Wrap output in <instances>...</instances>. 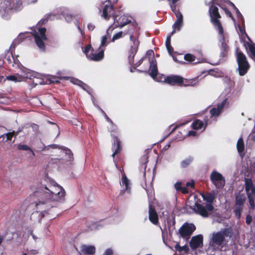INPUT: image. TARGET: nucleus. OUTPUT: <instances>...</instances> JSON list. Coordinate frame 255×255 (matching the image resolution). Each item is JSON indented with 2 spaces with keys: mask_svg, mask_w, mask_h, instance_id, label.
<instances>
[{
  "mask_svg": "<svg viewBox=\"0 0 255 255\" xmlns=\"http://www.w3.org/2000/svg\"><path fill=\"white\" fill-rule=\"evenodd\" d=\"M108 38L106 35L103 36L100 47L106 46V43L107 42Z\"/></svg>",
  "mask_w": 255,
  "mask_h": 255,
  "instance_id": "de8ad7c7",
  "label": "nucleus"
},
{
  "mask_svg": "<svg viewBox=\"0 0 255 255\" xmlns=\"http://www.w3.org/2000/svg\"><path fill=\"white\" fill-rule=\"evenodd\" d=\"M194 210L197 214L203 217H208L209 216L208 212L209 211L207 209L206 207H204L199 203H196L195 204Z\"/></svg>",
  "mask_w": 255,
  "mask_h": 255,
  "instance_id": "a211bd4d",
  "label": "nucleus"
},
{
  "mask_svg": "<svg viewBox=\"0 0 255 255\" xmlns=\"http://www.w3.org/2000/svg\"><path fill=\"white\" fill-rule=\"evenodd\" d=\"M165 83L171 86H178L180 87H186L193 85V81L192 80H188L183 78L182 76L177 75H171L167 76L164 79Z\"/></svg>",
  "mask_w": 255,
  "mask_h": 255,
  "instance_id": "20e7f679",
  "label": "nucleus"
},
{
  "mask_svg": "<svg viewBox=\"0 0 255 255\" xmlns=\"http://www.w3.org/2000/svg\"><path fill=\"white\" fill-rule=\"evenodd\" d=\"M193 160V158L192 156H189L188 158L183 160L181 163L180 165L182 168H186L188 165H189Z\"/></svg>",
  "mask_w": 255,
  "mask_h": 255,
  "instance_id": "c85d7f7f",
  "label": "nucleus"
},
{
  "mask_svg": "<svg viewBox=\"0 0 255 255\" xmlns=\"http://www.w3.org/2000/svg\"><path fill=\"white\" fill-rule=\"evenodd\" d=\"M201 195L203 200L207 202L206 204L207 209L209 211H212L214 210V207L212 205V203L215 198L214 194L211 193H202Z\"/></svg>",
  "mask_w": 255,
  "mask_h": 255,
  "instance_id": "f8f14e48",
  "label": "nucleus"
},
{
  "mask_svg": "<svg viewBox=\"0 0 255 255\" xmlns=\"http://www.w3.org/2000/svg\"><path fill=\"white\" fill-rule=\"evenodd\" d=\"M7 79L9 80L13 81H17V78L16 76L14 75H10L8 77H7Z\"/></svg>",
  "mask_w": 255,
  "mask_h": 255,
  "instance_id": "13d9d810",
  "label": "nucleus"
},
{
  "mask_svg": "<svg viewBox=\"0 0 255 255\" xmlns=\"http://www.w3.org/2000/svg\"><path fill=\"white\" fill-rule=\"evenodd\" d=\"M15 131L5 133L4 135L6 136L5 141H10L11 140L12 137L14 136Z\"/></svg>",
  "mask_w": 255,
  "mask_h": 255,
  "instance_id": "58836bf2",
  "label": "nucleus"
},
{
  "mask_svg": "<svg viewBox=\"0 0 255 255\" xmlns=\"http://www.w3.org/2000/svg\"><path fill=\"white\" fill-rule=\"evenodd\" d=\"M227 102V99H225L220 104L218 105L217 108L219 110L220 113H221L222 110L223 109L224 106L226 104Z\"/></svg>",
  "mask_w": 255,
  "mask_h": 255,
  "instance_id": "79ce46f5",
  "label": "nucleus"
},
{
  "mask_svg": "<svg viewBox=\"0 0 255 255\" xmlns=\"http://www.w3.org/2000/svg\"><path fill=\"white\" fill-rule=\"evenodd\" d=\"M116 14H115L114 5L111 3H108L107 2L105 1L103 9L102 16L104 19L108 20L111 17H113L114 18V16Z\"/></svg>",
  "mask_w": 255,
  "mask_h": 255,
  "instance_id": "1a4fd4ad",
  "label": "nucleus"
},
{
  "mask_svg": "<svg viewBox=\"0 0 255 255\" xmlns=\"http://www.w3.org/2000/svg\"><path fill=\"white\" fill-rule=\"evenodd\" d=\"M180 191H181L182 193L184 194H187L189 192V190H188V188H187V187H182V188Z\"/></svg>",
  "mask_w": 255,
  "mask_h": 255,
  "instance_id": "052dcab7",
  "label": "nucleus"
},
{
  "mask_svg": "<svg viewBox=\"0 0 255 255\" xmlns=\"http://www.w3.org/2000/svg\"><path fill=\"white\" fill-rule=\"evenodd\" d=\"M252 221V217L250 215H248L246 216V222L247 225H249L251 224V222Z\"/></svg>",
  "mask_w": 255,
  "mask_h": 255,
  "instance_id": "864d4df0",
  "label": "nucleus"
},
{
  "mask_svg": "<svg viewBox=\"0 0 255 255\" xmlns=\"http://www.w3.org/2000/svg\"><path fill=\"white\" fill-rule=\"evenodd\" d=\"M184 59L188 62H193L195 60V56L190 53H187L184 56Z\"/></svg>",
  "mask_w": 255,
  "mask_h": 255,
  "instance_id": "c9c22d12",
  "label": "nucleus"
},
{
  "mask_svg": "<svg viewBox=\"0 0 255 255\" xmlns=\"http://www.w3.org/2000/svg\"><path fill=\"white\" fill-rule=\"evenodd\" d=\"M246 192L247 195L248 194H250L251 196L254 197V196H255V187H253V188L250 189V191H248V192Z\"/></svg>",
  "mask_w": 255,
  "mask_h": 255,
  "instance_id": "603ef678",
  "label": "nucleus"
},
{
  "mask_svg": "<svg viewBox=\"0 0 255 255\" xmlns=\"http://www.w3.org/2000/svg\"><path fill=\"white\" fill-rule=\"evenodd\" d=\"M225 241V239L222 234L218 232L214 233L212 235L210 245L212 247H216V246H221Z\"/></svg>",
  "mask_w": 255,
  "mask_h": 255,
  "instance_id": "9b49d317",
  "label": "nucleus"
},
{
  "mask_svg": "<svg viewBox=\"0 0 255 255\" xmlns=\"http://www.w3.org/2000/svg\"><path fill=\"white\" fill-rule=\"evenodd\" d=\"M65 194V191L62 186L55 181L51 180L46 185H42L38 190L30 195V199L34 201L39 209L38 206L41 204L64 200Z\"/></svg>",
  "mask_w": 255,
  "mask_h": 255,
  "instance_id": "f257e3e1",
  "label": "nucleus"
},
{
  "mask_svg": "<svg viewBox=\"0 0 255 255\" xmlns=\"http://www.w3.org/2000/svg\"><path fill=\"white\" fill-rule=\"evenodd\" d=\"M246 45H247L251 54V57L255 60V44L254 43L247 42Z\"/></svg>",
  "mask_w": 255,
  "mask_h": 255,
  "instance_id": "cd10ccee",
  "label": "nucleus"
},
{
  "mask_svg": "<svg viewBox=\"0 0 255 255\" xmlns=\"http://www.w3.org/2000/svg\"><path fill=\"white\" fill-rule=\"evenodd\" d=\"M246 197L243 193H239L235 197V204L244 206Z\"/></svg>",
  "mask_w": 255,
  "mask_h": 255,
  "instance_id": "b1692460",
  "label": "nucleus"
},
{
  "mask_svg": "<svg viewBox=\"0 0 255 255\" xmlns=\"http://www.w3.org/2000/svg\"><path fill=\"white\" fill-rule=\"evenodd\" d=\"M176 17L177 19L172 26L173 31L171 32V35L175 33L176 30L179 31L183 24V15H180L179 17Z\"/></svg>",
  "mask_w": 255,
  "mask_h": 255,
  "instance_id": "aec40b11",
  "label": "nucleus"
},
{
  "mask_svg": "<svg viewBox=\"0 0 255 255\" xmlns=\"http://www.w3.org/2000/svg\"><path fill=\"white\" fill-rule=\"evenodd\" d=\"M211 117L218 116L220 114V112L217 108H213L210 111Z\"/></svg>",
  "mask_w": 255,
  "mask_h": 255,
  "instance_id": "4c0bfd02",
  "label": "nucleus"
},
{
  "mask_svg": "<svg viewBox=\"0 0 255 255\" xmlns=\"http://www.w3.org/2000/svg\"><path fill=\"white\" fill-rule=\"evenodd\" d=\"M147 158H148L147 156L146 155H143L141 158V160H142L143 162L141 163L140 167H141V168H142L144 169V171H143L144 178L145 177V175H146L145 169L146 168V163L148 161Z\"/></svg>",
  "mask_w": 255,
  "mask_h": 255,
  "instance_id": "473e14b6",
  "label": "nucleus"
},
{
  "mask_svg": "<svg viewBox=\"0 0 255 255\" xmlns=\"http://www.w3.org/2000/svg\"><path fill=\"white\" fill-rule=\"evenodd\" d=\"M149 220L153 224L158 223V217L155 208L151 204H149Z\"/></svg>",
  "mask_w": 255,
  "mask_h": 255,
  "instance_id": "dca6fc26",
  "label": "nucleus"
},
{
  "mask_svg": "<svg viewBox=\"0 0 255 255\" xmlns=\"http://www.w3.org/2000/svg\"><path fill=\"white\" fill-rule=\"evenodd\" d=\"M104 113L107 122H109L110 124H113V122L112 121V120L109 118V117L106 115V114L105 112H104Z\"/></svg>",
  "mask_w": 255,
  "mask_h": 255,
  "instance_id": "774afa93",
  "label": "nucleus"
},
{
  "mask_svg": "<svg viewBox=\"0 0 255 255\" xmlns=\"http://www.w3.org/2000/svg\"><path fill=\"white\" fill-rule=\"evenodd\" d=\"M221 7L224 10L225 13L228 15L230 17H231L233 20H235V18L233 16V15H232V13L231 12V11L228 9V8L226 7H222L221 6Z\"/></svg>",
  "mask_w": 255,
  "mask_h": 255,
  "instance_id": "ea45409f",
  "label": "nucleus"
},
{
  "mask_svg": "<svg viewBox=\"0 0 255 255\" xmlns=\"http://www.w3.org/2000/svg\"><path fill=\"white\" fill-rule=\"evenodd\" d=\"M123 32L122 31H120L116 34H115L113 38H112V41H114L115 40L118 39L120 38H121L123 36Z\"/></svg>",
  "mask_w": 255,
  "mask_h": 255,
  "instance_id": "c03bdc74",
  "label": "nucleus"
},
{
  "mask_svg": "<svg viewBox=\"0 0 255 255\" xmlns=\"http://www.w3.org/2000/svg\"><path fill=\"white\" fill-rule=\"evenodd\" d=\"M171 34H170V35H169V36H168L166 38V41H165V45H167V44H171Z\"/></svg>",
  "mask_w": 255,
  "mask_h": 255,
  "instance_id": "0e129e2a",
  "label": "nucleus"
},
{
  "mask_svg": "<svg viewBox=\"0 0 255 255\" xmlns=\"http://www.w3.org/2000/svg\"><path fill=\"white\" fill-rule=\"evenodd\" d=\"M17 148L19 150L25 151L31 150V148L29 146L25 144H18L17 146Z\"/></svg>",
  "mask_w": 255,
  "mask_h": 255,
  "instance_id": "a19ab883",
  "label": "nucleus"
},
{
  "mask_svg": "<svg viewBox=\"0 0 255 255\" xmlns=\"http://www.w3.org/2000/svg\"><path fill=\"white\" fill-rule=\"evenodd\" d=\"M167 76H165L164 75L161 74L160 75H159L158 76H157L155 80H156L158 82H164L165 83L164 79L165 78H166Z\"/></svg>",
  "mask_w": 255,
  "mask_h": 255,
  "instance_id": "49530a36",
  "label": "nucleus"
},
{
  "mask_svg": "<svg viewBox=\"0 0 255 255\" xmlns=\"http://www.w3.org/2000/svg\"><path fill=\"white\" fill-rule=\"evenodd\" d=\"M174 187L177 191H180L182 187L181 186V183L180 182H176L174 184Z\"/></svg>",
  "mask_w": 255,
  "mask_h": 255,
  "instance_id": "3c124183",
  "label": "nucleus"
},
{
  "mask_svg": "<svg viewBox=\"0 0 255 255\" xmlns=\"http://www.w3.org/2000/svg\"><path fill=\"white\" fill-rule=\"evenodd\" d=\"M149 61L150 63L149 69V75L153 79H155L158 75L156 60L154 57H153L151 59L150 58H149Z\"/></svg>",
  "mask_w": 255,
  "mask_h": 255,
  "instance_id": "4468645a",
  "label": "nucleus"
},
{
  "mask_svg": "<svg viewBox=\"0 0 255 255\" xmlns=\"http://www.w3.org/2000/svg\"><path fill=\"white\" fill-rule=\"evenodd\" d=\"M103 255H113V252L112 249H108L106 250Z\"/></svg>",
  "mask_w": 255,
  "mask_h": 255,
  "instance_id": "6e6d98bb",
  "label": "nucleus"
},
{
  "mask_svg": "<svg viewBox=\"0 0 255 255\" xmlns=\"http://www.w3.org/2000/svg\"><path fill=\"white\" fill-rule=\"evenodd\" d=\"M166 45V49L168 52V53L171 54L173 52V48L172 47V46L171 45V44H167V45Z\"/></svg>",
  "mask_w": 255,
  "mask_h": 255,
  "instance_id": "5fc2aeb1",
  "label": "nucleus"
},
{
  "mask_svg": "<svg viewBox=\"0 0 255 255\" xmlns=\"http://www.w3.org/2000/svg\"><path fill=\"white\" fill-rule=\"evenodd\" d=\"M62 150L65 153L64 157V160L69 162L73 161L74 160V157L72 151L70 149L65 147L62 148Z\"/></svg>",
  "mask_w": 255,
  "mask_h": 255,
  "instance_id": "5701e85b",
  "label": "nucleus"
},
{
  "mask_svg": "<svg viewBox=\"0 0 255 255\" xmlns=\"http://www.w3.org/2000/svg\"><path fill=\"white\" fill-rule=\"evenodd\" d=\"M68 79V77H56L55 76H51L49 78L50 83H60L59 80L66 79L67 80Z\"/></svg>",
  "mask_w": 255,
  "mask_h": 255,
  "instance_id": "7c9ffc66",
  "label": "nucleus"
},
{
  "mask_svg": "<svg viewBox=\"0 0 255 255\" xmlns=\"http://www.w3.org/2000/svg\"><path fill=\"white\" fill-rule=\"evenodd\" d=\"M228 3L230 5L232 6V7L234 8V10H235L237 17H240V18H241L242 19H243V18H244L243 16L242 15V13L240 12V11L238 9V8L234 4V3H233L232 2H231L230 1H229Z\"/></svg>",
  "mask_w": 255,
  "mask_h": 255,
  "instance_id": "72a5a7b5",
  "label": "nucleus"
},
{
  "mask_svg": "<svg viewBox=\"0 0 255 255\" xmlns=\"http://www.w3.org/2000/svg\"><path fill=\"white\" fill-rule=\"evenodd\" d=\"M13 57L12 55H11V56H7L6 57H5V59L6 62H7L8 64H11L12 66H13Z\"/></svg>",
  "mask_w": 255,
  "mask_h": 255,
  "instance_id": "a18cd8bd",
  "label": "nucleus"
},
{
  "mask_svg": "<svg viewBox=\"0 0 255 255\" xmlns=\"http://www.w3.org/2000/svg\"><path fill=\"white\" fill-rule=\"evenodd\" d=\"M122 183L123 185L128 187V180L124 173L122 174Z\"/></svg>",
  "mask_w": 255,
  "mask_h": 255,
  "instance_id": "37998d69",
  "label": "nucleus"
},
{
  "mask_svg": "<svg viewBox=\"0 0 255 255\" xmlns=\"http://www.w3.org/2000/svg\"><path fill=\"white\" fill-rule=\"evenodd\" d=\"M220 233H221L222 234L225 240L226 237H231L232 234L231 230L228 228L224 229L222 231H220Z\"/></svg>",
  "mask_w": 255,
  "mask_h": 255,
  "instance_id": "f704fd0d",
  "label": "nucleus"
},
{
  "mask_svg": "<svg viewBox=\"0 0 255 255\" xmlns=\"http://www.w3.org/2000/svg\"><path fill=\"white\" fill-rule=\"evenodd\" d=\"M94 50L92 47L91 44H88L86 46L83 51L86 54V57L90 60L99 61L102 60L104 57V51L102 49L98 53H94Z\"/></svg>",
  "mask_w": 255,
  "mask_h": 255,
  "instance_id": "423d86ee",
  "label": "nucleus"
},
{
  "mask_svg": "<svg viewBox=\"0 0 255 255\" xmlns=\"http://www.w3.org/2000/svg\"><path fill=\"white\" fill-rule=\"evenodd\" d=\"M181 250H178V252L181 253L184 251L185 253H187L189 251V248L187 245H185L183 247H181Z\"/></svg>",
  "mask_w": 255,
  "mask_h": 255,
  "instance_id": "09e8293b",
  "label": "nucleus"
},
{
  "mask_svg": "<svg viewBox=\"0 0 255 255\" xmlns=\"http://www.w3.org/2000/svg\"><path fill=\"white\" fill-rule=\"evenodd\" d=\"M244 206L235 204L234 206V213L236 217L239 219L241 218V214L243 210Z\"/></svg>",
  "mask_w": 255,
  "mask_h": 255,
  "instance_id": "bb28decb",
  "label": "nucleus"
},
{
  "mask_svg": "<svg viewBox=\"0 0 255 255\" xmlns=\"http://www.w3.org/2000/svg\"><path fill=\"white\" fill-rule=\"evenodd\" d=\"M96 252V248L94 246H88L86 245H82L80 247L81 255H93L95 254Z\"/></svg>",
  "mask_w": 255,
  "mask_h": 255,
  "instance_id": "f3484780",
  "label": "nucleus"
},
{
  "mask_svg": "<svg viewBox=\"0 0 255 255\" xmlns=\"http://www.w3.org/2000/svg\"><path fill=\"white\" fill-rule=\"evenodd\" d=\"M186 187H190L191 188H194V182H188L186 184Z\"/></svg>",
  "mask_w": 255,
  "mask_h": 255,
  "instance_id": "338daca9",
  "label": "nucleus"
},
{
  "mask_svg": "<svg viewBox=\"0 0 255 255\" xmlns=\"http://www.w3.org/2000/svg\"><path fill=\"white\" fill-rule=\"evenodd\" d=\"M237 62L238 65V70L241 76L245 75L250 68L246 55L240 50L239 48H236V51Z\"/></svg>",
  "mask_w": 255,
  "mask_h": 255,
  "instance_id": "7ed1b4c3",
  "label": "nucleus"
},
{
  "mask_svg": "<svg viewBox=\"0 0 255 255\" xmlns=\"http://www.w3.org/2000/svg\"><path fill=\"white\" fill-rule=\"evenodd\" d=\"M206 5L209 6L208 13L210 16V22L213 26L216 28L220 34L224 32L223 27L220 19L221 16L219 11V8L217 5L221 7V5L216 1V0H212Z\"/></svg>",
  "mask_w": 255,
  "mask_h": 255,
  "instance_id": "f03ea898",
  "label": "nucleus"
},
{
  "mask_svg": "<svg viewBox=\"0 0 255 255\" xmlns=\"http://www.w3.org/2000/svg\"><path fill=\"white\" fill-rule=\"evenodd\" d=\"M229 49V46L226 43L223 42L221 48L220 57L222 58L226 57L228 56Z\"/></svg>",
  "mask_w": 255,
  "mask_h": 255,
  "instance_id": "a878e982",
  "label": "nucleus"
},
{
  "mask_svg": "<svg viewBox=\"0 0 255 255\" xmlns=\"http://www.w3.org/2000/svg\"><path fill=\"white\" fill-rule=\"evenodd\" d=\"M113 19L114 20V24L115 25L116 27H122L131 22L130 19L125 15H122L121 16L116 15L115 16H114Z\"/></svg>",
  "mask_w": 255,
  "mask_h": 255,
  "instance_id": "9d476101",
  "label": "nucleus"
},
{
  "mask_svg": "<svg viewBox=\"0 0 255 255\" xmlns=\"http://www.w3.org/2000/svg\"><path fill=\"white\" fill-rule=\"evenodd\" d=\"M203 237L202 235H198L193 236L189 243L190 246L192 249L195 250L199 247L201 244H203Z\"/></svg>",
  "mask_w": 255,
  "mask_h": 255,
  "instance_id": "2eb2a0df",
  "label": "nucleus"
},
{
  "mask_svg": "<svg viewBox=\"0 0 255 255\" xmlns=\"http://www.w3.org/2000/svg\"><path fill=\"white\" fill-rule=\"evenodd\" d=\"M237 150L239 153H242L245 148L244 142L242 137L240 138L237 142Z\"/></svg>",
  "mask_w": 255,
  "mask_h": 255,
  "instance_id": "c756f323",
  "label": "nucleus"
},
{
  "mask_svg": "<svg viewBox=\"0 0 255 255\" xmlns=\"http://www.w3.org/2000/svg\"><path fill=\"white\" fill-rule=\"evenodd\" d=\"M109 131L110 132L113 139L114 138V137H118L119 131L117 126L114 123L113 124H111V128L109 129Z\"/></svg>",
  "mask_w": 255,
  "mask_h": 255,
  "instance_id": "393cba45",
  "label": "nucleus"
},
{
  "mask_svg": "<svg viewBox=\"0 0 255 255\" xmlns=\"http://www.w3.org/2000/svg\"><path fill=\"white\" fill-rule=\"evenodd\" d=\"M249 137L251 140L255 142V131L252 132Z\"/></svg>",
  "mask_w": 255,
  "mask_h": 255,
  "instance_id": "4d7b16f0",
  "label": "nucleus"
},
{
  "mask_svg": "<svg viewBox=\"0 0 255 255\" xmlns=\"http://www.w3.org/2000/svg\"><path fill=\"white\" fill-rule=\"evenodd\" d=\"M31 127L33 129V131H34L35 132H36V131H37L38 130L39 127H38V126L37 125H36V124H32L31 125Z\"/></svg>",
  "mask_w": 255,
  "mask_h": 255,
  "instance_id": "bf43d9fd",
  "label": "nucleus"
},
{
  "mask_svg": "<svg viewBox=\"0 0 255 255\" xmlns=\"http://www.w3.org/2000/svg\"><path fill=\"white\" fill-rule=\"evenodd\" d=\"M210 180L217 189L222 188L225 185V178L216 170L213 171L211 173Z\"/></svg>",
  "mask_w": 255,
  "mask_h": 255,
  "instance_id": "0eeeda50",
  "label": "nucleus"
},
{
  "mask_svg": "<svg viewBox=\"0 0 255 255\" xmlns=\"http://www.w3.org/2000/svg\"><path fill=\"white\" fill-rule=\"evenodd\" d=\"M13 66L18 67L19 65L20 64V62L18 59H15L13 58Z\"/></svg>",
  "mask_w": 255,
  "mask_h": 255,
  "instance_id": "680f3d73",
  "label": "nucleus"
},
{
  "mask_svg": "<svg viewBox=\"0 0 255 255\" xmlns=\"http://www.w3.org/2000/svg\"><path fill=\"white\" fill-rule=\"evenodd\" d=\"M46 32V29L45 28L39 27L38 28V32L35 31L33 35L36 44L42 51H45V45L44 41L47 39V37L45 34Z\"/></svg>",
  "mask_w": 255,
  "mask_h": 255,
  "instance_id": "39448f33",
  "label": "nucleus"
},
{
  "mask_svg": "<svg viewBox=\"0 0 255 255\" xmlns=\"http://www.w3.org/2000/svg\"><path fill=\"white\" fill-rule=\"evenodd\" d=\"M245 190L246 192L250 191V189L254 187L251 178H245Z\"/></svg>",
  "mask_w": 255,
  "mask_h": 255,
  "instance_id": "2f4dec72",
  "label": "nucleus"
},
{
  "mask_svg": "<svg viewBox=\"0 0 255 255\" xmlns=\"http://www.w3.org/2000/svg\"><path fill=\"white\" fill-rule=\"evenodd\" d=\"M113 140L112 150L114 151V152L112 154V156L114 158L116 154L121 152L122 147L121 145V141L118 137H114Z\"/></svg>",
  "mask_w": 255,
  "mask_h": 255,
  "instance_id": "6ab92c4d",
  "label": "nucleus"
},
{
  "mask_svg": "<svg viewBox=\"0 0 255 255\" xmlns=\"http://www.w3.org/2000/svg\"><path fill=\"white\" fill-rule=\"evenodd\" d=\"M195 230L194 224L185 223L181 227L179 232L182 237L189 238Z\"/></svg>",
  "mask_w": 255,
  "mask_h": 255,
  "instance_id": "6e6552de",
  "label": "nucleus"
},
{
  "mask_svg": "<svg viewBox=\"0 0 255 255\" xmlns=\"http://www.w3.org/2000/svg\"><path fill=\"white\" fill-rule=\"evenodd\" d=\"M143 59L144 57L142 58L138 62H137L134 64V67H133L134 69H136V67L139 66L141 64Z\"/></svg>",
  "mask_w": 255,
  "mask_h": 255,
  "instance_id": "69168bd1",
  "label": "nucleus"
},
{
  "mask_svg": "<svg viewBox=\"0 0 255 255\" xmlns=\"http://www.w3.org/2000/svg\"><path fill=\"white\" fill-rule=\"evenodd\" d=\"M87 27L89 31H92L95 29V26L92 23H89L87 25Z\"/></svg>",
  "mask_w": 255,
  "mask_h": 255,
  "instance_id": "e2e57ef3",
  "label": "nucleus"
},
{
  "mask_svg": "<svg viewBox=\"0 0 255 255\" xmlns=\"http://www.w3.org/2000/svg\"><path fill=\"white\" fill-rule=\"evenodd\" d=\"M35 206H36V203H35ZM54 205L51 204H44V205H40L39 206H38L39 209L37 208V206H36L37 209H40L42 210L41 211V218H43L44 217L45 214H49L48 213V210L53 207Z\"/></svg>",
  "mask_w": 255,
  "mask_h": 255,
  "instance_id": "4be33fe9",
  "label": "nucleus"
},
{
  "mask_svg": "<svg viewBox=\"0 0 255 255\" xmlns=\"http://www.w3.org/2000/svg\"><path fill=\"white\" fill-rule=\"evenodd\" d=\"M130 40L133 42L134 46H132L130 49V51L131 52L130 55L128 57L129 62L130 64H132L133 63V57L135 54L137 52V47L139 44V42L138 40H136L135 37L133 36L132 34L130 35L129 36Z\"/></svg>",
  "mask_w": 255,
  "mask_h": 255,
  "instance_id": "ddd939ff",
  "label": "nucleus"
},
{
  "mask_svg": "<svg viewBox=\"0 0 255 255\" xmlns=\"http://www.w3.org/2000/svg\"><path fill=\"white\" fill-rule=\"evenodd\" d=\"M248 198L251 208L254 209L255 207L254 197L251 196L250 194H248Z\"/></svg>",
  "mask_w": 255,
  "mask_h": 255,
  "instance_id": "e433bc0d",
  "label": "nucleus"
},
{
  "mask_svg": "<svg viewBox=\"0 0 255 255\" xmlns=\"http://www.w3.org/2000/svg\"><path fill=\"white\" fill-rule=\"evenodd\" d=\"M48 20V17L45 18H42L38 22L37 25L40 26L41 25L45 24V23H46L47 22Z\"/></svg>",
  "mask_w": 255,
  "mask_h": 255,
  "instance_id": "8fccbe9b",
  "label": "nucleus"
},
{
  "mask_svg": "<svg viewBox=\"0 0 255 255\" xmlns=\"http://www.w3.org/2000/svg\"><path fill=\"white\" fill-rule=\"evenodd\" d=\"M207 120L205 121V124L199 119L195 120L192 124L191 127L192 128L194 129H200L202 128H204V129H205L207 125Z\"/></svg>",
  "mask_w": 255,
  "mask_h": 255,
  "instance_id": "412c9836",
  "label": "nucleus"
}]
</instances>
